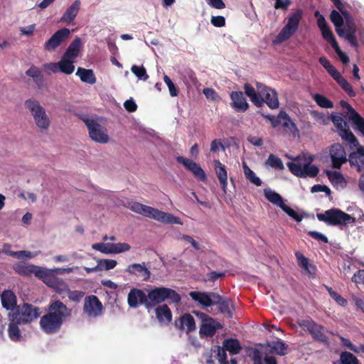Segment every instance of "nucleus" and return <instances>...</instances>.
Masks as SVG:
<instances>
[{"instance_id":"f257e3e1","label":"nucleus","mask_w":364,"mask_h":364,"mask_svg":"<svg viewBox=\"0 0 364 364\" xmlns=\"http://www.w3.org/2000/svg\"><path fill=\"white\" fill-rule=\"evenodd\" d=\"M47 313L40 319L41 329L46 334L58 332L64 321L71 316V309L60 300L51 299L47 308Z\"/></svg>"},{"instance_id":"f03ea898","label":"nucleus","mask_w":364,"mask_h":364,"mask_svg":"<svg viewBox=\"0 0 364 364\" xmlns=\"http://www.w3.org/2000/svg\"><path fill=\"white\" fill-rule=\"evenodd\" d=\"M314 160V156L302 154L295 158L293 161L287 162V165L291 173L297 177L314 178L318 175L319 169L316 166L311 164Z\"/></svg>"},{"instance_id":"7ed1b4c3","label":"nucleus","mask_w":364,"mask_h":364,"mask_svg":"<svg viewBox=\"0 0 364 364\" xmlns=\"http://www.w3.org/2000/svg\"><path fill=\"white\" fill-rule=\"evenodd\" d=\"M129 208L133 212L142 215L143 216L152 218L166 224H179L178 218L173 215L161 211L159 209L141 204L138 202L130 203Z\"/></svg>"},{"instance_id":"20e7f679","label":"nucleus","mask_w":364,"mask_h":364,"mask_svg":"<svg viewBox=\"0 0 364 364\" xmlns=\"http://www.w3.org/2000/svg\"><path fill=\"white\" fill-rule=\"evenodd\" d=\"M147 300V309H150L166 300L168 301L170 304H178L181 301V297L174 289L159 287L148 290Z\"/></svg>"},{"instance_id":"39448f33","label":"nucleus","mask_w":364,"mask_h":364,"mask_svg":"<svg viewBox=\"0 0 364 364\" xmlns=\"http://www.w3.org/2000/svg\"><path fill=\"white\" fill-rule=\"evenodd\" d=\"M41 315L40 308L23 302L9 314V320L22 325L30 324Z\"/></svg>"},{"instance_id":"423d86ee","label":"nucleus","mask_w":364,"mask_h":364,"mask_svg":"<svg viewBox=\"0 0 364 364\" xmlns=\"http://www.w3.org/2000/svg\"><path fill=\"white\" fill-rule=\"evenodd\" d=\"M25 107L31 112L36 127L42 133L46 132L51 121L40 102L36 99H28L25 101Z\"/></svg>"},{"instance_id":"0eeeda50","label":"nucleus","mask_w":364,"mask_h":364,"mask_svg":"<svg viewBox=\"0 0 364 364\" xmlns=\"http://www.w3.org/2000/svg\"><path fill=\"white\" fill-rule=\"evenodd\" d=\"M316 217L319 221L328 225L343 226L355 223V218L338 208H331L323 213H317Z\"/></svg>"},{"instance_id":"6e6552de","label":"nucleus","mask_w":364,"mask_h":364,"mask_svg":"<svg viewBox=\"0 0 364 364\" xmlns=\"http://www.w3.org/2000/svg\"><path fill=\"white\" fill-rule=\"evenodd\" d=\"M299 325L304 331H308L316 341L323 344L329 343V338L326 336L328 332L326 328L316 323L312 319H302L298 322Z\"/></svg>"},{"instance_id":"1a4fd4ad","label":"nucleus","mask_w":364,"mask_h":364,"mask_svg":"<svg viewBox=\"0 0 364 364\" xmlns=\"http://www.w3.org/2000/svg\"><path fill=\"white\" fill-rule=\"evenodd\" d=\"M302 18V11L297 10L291 14L287 20V25L282 28L280 33L277 36L275 43H281L289 39L297 31L299 23Z\"/></svg>"},{"instance_id":"9d476101","label":"nucleus","mask_w":364,"mask_h":364,"mask_svg":"<svg viewBox=\"0 0 364 364\" xmlns=\"http://www.w3.org/2000/svg\"><path fill=\"white\" fill-rule=\"evenodd\" d=\"M193 314L202 322L199 331L200 337H212L217 330L223 328V325L220 322L216 321L208 314L196 311H193Z\"/></svg>"},{"instance_id":"9b49d317","label":"nucleus","mask_w":364,"mask_h":364,"mask_svg":"<svg viewBox=\"0 0 364 364\" xmlns=\"http://www.w3.org/2000/svg\"><path fill=\"white\" fill-rule=\"evenodd\" d=\"M331 121L336 127L338 135L345 144H358V139L350 131L348 123L340 115H332Z\"/></svg>"},{"instance_id":"f8f14e48","label":"nucleus","mask_w":364,"mask_h":364,"mask_svg":"<svg viewBox=\"0 0 364 364\" xmlns=\"http://www.w3.org/2000/svg\"><path fill=\"white\" fill-rule=\"evenodd\" d=\"M353 150L348 155V161L350 168L360 174L364 173V146L358 144H346Z\"/></svg>"},{"instance_id":"ddd939ff","label":"nucleus","mask_w":364,"mask_h":364,"mask_svg":"<svg viewBox=\"0 0 364 364\" xmlns=\"http://www.w3.org/2000/svg\"><path fill=\"white\" fill-rule=\"evenodd\" d=\"M82 120L87 127L92 140L100 144H106L109 141V136L106 129L97 121L88 118L82 119Z\"/></svg>"},{"instance_id":"4468645a","label":"nucleus","mask_w":364,"mask_h":364,"mask_svg":"<svg viewBox=\"0 0 364 364\" xmlns=\"http://www.w3.org/2000/svg\"><path fill=\"white\" fill-rule=\"evenodd\" d=\"M329 156L333 168L340 169L343 164L348 161V156L343 145L335 143L329 147Z\"/></svg>"},{"instance_id":"2eb2a0df","label":"nucleus","mask_w":364,"mask_h":364,"mask_svg":"<svg viewBox=\"0 0 364 364\" xmlns=\"http://www.w3.org/2000/svg\"><path fill=\"white\" fill-rule=\"evenodd\" d=\"M280 126L283 132L289 135L296 136L299 135V129L296 124L284 111H281L274 118V127Z\"/></svg>"},{"instance_id":"dca6fc26","label":"nucleus","mask_w":364,"mask_h":364,"mask_svg":"<svg viewBox=\"0 0 364 364\" xmlns=\"http://www.w3.org/2000/svg\"><path fill=\"white\" fill-rule=\"evenodd\" d=\"M190 297L203 307L208 308L218 302L220 295L215 292L193 291L189 293Z\"/></svg>"},{"instance_id":"f3484780","label":"nucleus","mask_w":364,"mask_h":364,"mask_svg":"<svg viewBox=\"0 0 364 364\" xmlns=\"http://www.w3.org/2000/svg\"><path fill=\"white\" fill-rule=\"evenodd\" d=\"M177 162L181 164L184 167L190 172L193 173L195 178L200 181H205L207 180V176L205 172L201 168V166L196 162L185 158L183 156H178L176 158Z\"/></svg>"},{"instance_id":"a211bd4d","label":"nucleus","mask_w":364,"mask_h":364,"mask_svg":"<svg viewBox=\"0 0 364 364\" xmlns=\"http://www.w3.org/2000/svg\"><path fill=\"white\" fill-rule=\"evenodd\" d=\"M148 293L146 294L142 289L132 288L128 294L127 302L131 308H137L144 305L147 309Z\"/></svg>"},{"instance_id":"6ab92c4d","label":"nucleus","mask_w":364,"mask_h":364,"mask_svg":"<svg viewBox=\"0 0 364 364\" xmlns=\"http://www.w3.org/2000/svg\"><path fill=\"white\" fill-rule=\"evenodd\" d=\"M70 31L67 28L58 30L46 42L44 48L50 51L55 50L70 36Z\"/></svg>"},{"instance_id":"aec40b11","label":"nucleus","mask_w":364,"mask_h":364,"mask_svg":"<svg viewBox=\"0 0 364 364\" xmlns=\"http://www.w3.org/2000/svg\"><path fill=\"white\" fill-rule=\"evenodd\" d=\"M103 306L97 296H87L85 299L83 310L89 316H97L101 314Z\"/></svg>"},{"instance_id":"412c9836","label":"nucleus","mask_w":364,"mask_h":364,"mask_svg":"<svg viewBox=\"0 0 364 364\" xmlns=\"http://www.w3.org/2000/svg\"><path fill=\"white\" fill-rule=\"evenodd\" d=\"M125 272L130 275L141 277L144 282L148 281L151 277V272L146 267L145 262L129 264L125 269Z\"/></svg>"},{"instance_id":"4be33fe9","label":"nucleus","mask_w":364,"mask_h":364,"mask_svg":"<svg viewBox=\"0 0 364 364\" xmlns=\"http://www.w3.org/2000/svg\"><path fill=\"white\" fill-rule=\"evenodd\" d=\"M287 200H284L279 193L274 192V205L280 208L290 218L299 223L303 217L299 215L294 210L287 204Z\"/></svg>"},{"instance_id":"5701e85b","label":"nucleus","mask_w":364,"mask_h":364,"mask_svg":"<svg viewBox=\"0 0 364 364\" xmlns=\"http://www.w3.org/2000/svg\"><path fill=\"white\" fill-rule=\"evenodd\" d=\"M230 106L237 112H245L248 109V103L242 92L233 91L230 94Z\"/></svg>"},{"instance_id":"b1692460","label":"nucleus","mask_w":364,"mask_h":364,"mask_svg":"<svg viewBox=\"0 0 364 364\" xmlns=\"http://www.w3.org/2000/svg\"><path fill=\"white\" fill-rule=\"evenodd\" d=\"M36 277L41 279L48 287L55 288L59 284L58 278L53 272L43 267L37 269Z\"/></svg>"},{"instance_id":"393cba45","label":"nucleus","mask_w":364,"mask_h":364,"mask_svg":"<svg viewBox=\"0 0 364 364\" xmlns=\"http://www.w3.org/2000/svg\"><path fill=\"white\" fill-rule=\"evenodd\" d=\"M175 326L180 330H186L187 333L196 329V323L193 317L189 314L182 315L178 319L175 320Z\"/></svg>"},{"instance_id":"a878e982","label":"nucleus","mask_w":364,"mask_h":364,"mask_svg":"<svg viewBox=\"0 0 364 364\" xmlns=\"http://www.w3.org/2000/svg\"><path fill=\"white\" fill-rule=\"evenodd\" d=\"M295 257L297 259L298 265L305 271L306 274H307L310 278H314L316 267L314 264H311L309 259L300 252H296Z\"/></svg>"},{"instance_id":"bb28decb","label":"nucleus","mask_w":364,"mask_h":364,"mask_svg":"<svg viewBox=\"0 0 364 364\" xmlns=\"http://www.w3.org/2000/svg\"><path fill=\"white\" fill-rule=\"evenodd\" d=\"M40 267L25 262H18L13 265V269L16 273L26 277H30L32 274L36 276L37 269Z\"/></svg>"},{"instance_id":"cd10ccee","label":"nucleus","mask_w":364,"mask_h":364,"mask_svg":"<svg viewBox=\"0 0 364 364\" xmlns=\"http://www.w3.org/2000/svg\"><path fill=\"white\" fill-rule=\"evenodd\" d=\"M215 171L219 180L221 188L226 193L228 186V173L225 166L219 160H214Z\"/></svg>"},{"instance_id":"c85d7f7f","label":"nucleus","mask_w":364,"mask_h":364,"mask_svg":"<svg viewBox=\"0 0 364 364\" xmlns=\"http://www.w3.org/2000/svg\"><path fill=\"white\" fill-rule=\"evenodd\" d=\"M2 306L6 310L14 309L17 305V298L16 294L11 290H4L1 295Z\"/></svg>"},{"instance_id":"c756f323","label":"nucleus","mask_w":364,"mask_h":364,"mask_svg":"<svg viewBox=\"0 0 364 364\" xmlns=\"http://www.w3.org/2000/svg\"><path fill=\"white\" fill-rule=\"evenodd\" d=\"M81 46V38L79 37H75V39L70 43L63 56L75 60V59L79 55Z\"/></svg>"},{"instance_id":"7c9ffc66","label":"nucleus","mask_w":364,"mask_h":364,"mask_svg":"<svg viewBox=\"0 0 364 364\" xmlns=\"http://www.w3.org/2000/svg\"><path fill=\"white\" fill-rule=\"evenodd\" d=\"M80 4L81 3L80 0H75V1L65 11L60 18V21L68 23L73 21L79 12Z\"/></svg>"},{"instance_id":"2f4dec72","label":"nucleus","mask_w":364,"mask_h":364,"mask_svg":"<svg viewBox=\"0 0 364 364\" xmlns=\"http://www.w3.org/2000/svg\"><path fill=\"white\" fill-rule=\"evenodd\" d=\"M156 316L160 323H169L172 320V313L166 304L158 306L156 310Z\"/></svg>"},{"instance_id":"473e14b6","label":"nucleus","mask_w":364,"mask_h":364,"mask_svg":"<svg viewBox=\"0 0 364 364\" xmlns=\"http://www.w3.org/2000/svg\"><path fill=\"white\" fill-rule=\"evenodd\" d=\"M19 326H22V324L17 323V322L9 320L7 330L8 336L11 341L14 342H19L23 338Z\"/></svg>"},{"instance_id":"72a5a7b5","label":"nucleus","mask_w":364,"mask_h":364,"mask_svg":"<svg viewBox=\"0 0 364 364\" xmlns=\"http://www.w3.org/2000/svg\"><path fill=\"white\" fill-rule=\"evenodd\" d=\"M245 92L248 96L251 102L257 107H260L264 103V100L258 96L257 92L255 88L250 84H245L244 85Z\"/></svg>"},{"instance_id":"f704fd0d","label":"nucleus","mask_w":364,"mask_h":364,"mask_svg":"<svg viewBox=\"0 0 364 364\" xmlns=\"http://www.w3.org/2000/svg\"><path fill=\"white\" fill-rule=\"evenodd\" d=\"M76 75H78L81 81L93 85L96 82V77L94 72L91 69H85L82 68H78Z\"/></svg>"},{"instance_id":"c9c22d12","label":"nucleus","mask_w":364,"mask_h":364,"mask_svg":"<svg viewBox=\"0 0 364 364\" xmlns=\"http://www.w3.org/2000/svg\"><path fill=\"white\" fill-rule=\"evenodd\" d=\"M75 60L62 56L59 61L60 72L66 75L72 74L75 70Z\"/></svg>"},{"instance_id":"e433bc0d","label":"nucleus","mask_w":364,"mask_h":364,"mask_svg":"<svg viewBox=\"0 0 364 364\" xmlns=\"http://www.w3.org/2000/svg\"><path fill=\"white\" fill-rule=\"evenodd\" d=\"M333 78L350 97H353L356 95V93L353 90L350 84L341 75L340 73L336 75Z\"/></svg>"},{"instance_id":"4c0bfd02","label":"nucleus","mask_w":364,"mask_h":364,"mask_svg":"<svg viewBox=\"0 0 364 364\" xmlns=\"http://www.w3.org/2000/svg\"><path fill=\"white\" fill-rule=\"evenodd\" d=\"M26 75L33 78V82L38 85H42L43 82V75L41 70L36 66L32 65L28 70L26 71Z\"/></svg>"},{"instance_id":"58836bf2","label":"nucleus","mask_w":364,"mask_h":364,"mask_svg":"<svg viewBox=\"0 0 364 364\" xmlns=\"http://www.w3.org/2000/svg\"><path fill=\"white\" fill-rule=\"evenodd\" d=\"M326 174L328 176V178L331 181V183L334 186H343L346 184V180L343 177V174L336 171H326Z\"/></svg>"},{"instance_id":"ea45409f","label":"nucleus","mask_w":364,"mask_h":364,"mask_svg":"<svg viewBox=\"0 0 364 364\" xmlns=\"http://www.w3.org/2000/svg\"><path fill=\"white\" fill-rule=\"evenodd\" d=\"M223 348L229 351L230 354L235 355L240 352L241 346L237 339L228 338L224 341Z\"/></svg>"},{"instance_id":"a19ab883","label":"nucleus","mask_w":364,"mask_h":364,"mask_svg":"<svg viewBox=\"0 0 364 364\" xmlns=\"http://www.w3.org/2000/svg\"><path fill=\"white\" fill-rule=\"evenodd\" d=\"M333 364H359L358 358L351 353L343 351L340 355V359Z\"/></svg>"},{"instance_id":"79ce46f5","label":"nucleus","mask_w":364,"mask_h":364,"mask_svg":"<svg viewBox=\"0 0 364 364\" xmlns=\"http://www.w3.org/2000/svg\"><path fill=\"white\" fill-rule=\"evenodd\" d=\"M257 95L259 97L264 100V102L271 108L273 109V100L270 99V94L269 89L262 84L257 83Z\"/></svg>"},{"instance_id":"37998d69","label":"nucleus","mask_w":364,"mask_h":364,"mask_svg":"<svg viewBox=\"0 0 364 364\" xmlns=\"http://www.w3.org/2000/svg\"><path fill=\"white\" fill-rule=\"evenodd\" d=\"M215 305H218L220 312L226 314L228 318L232 317L233 314L230 309V302L228 299H223L220 295L218 302L215 303Z\"/></svg>"},{"instance_id":"c03bdc74","label":"nucleus","mask_w":364,"mask_h":364,"mask_svg":"<svg viewBox=\"0 0 364 364\" xmlns=\"http://www.w3.org/2000/svg\"><path fill=\"white\" fill-rule=\"evenodd\" d=\"M349 119L352 121L354 129H357L364 136V118L358 112H353V115L349 117Z\"/></svg>"},{"instance_id":"a18cd8bd","label":"nucleus","mask_w":364,"mask_h":364,"mask_svg":"<svg viewBox=\"0 0 364 364\" xmlns=\"http://www.w3.org/2000/svg\"><path fill=\"white\" fill-rule=\"evenodd\" d=\"M242 166L246 178L255 186H260L262 181L256 176L255 172L252 171L245 163H243Z\"/></svg>"},{"instance_id":"49530a36","label":"nucleus","mask_w":364,"mask_h":364,"mask_svg":"<svg viewBox=\"0 0 364 364\" xmlns=\"http://www.w3.org/2000/svg\"><path fill=\"white\" fill-rule=\"evenodd\" d=\"M92 248L104 254H114L113 243H95Z\"/></svg>"},{"instance_id":"de8ad7c7","label":"nucleus","mask_w":364,"mask_h":364,"mask_svg":"<svg viewBox=\"0 0 364 364\" xmlns=\"http://www.w3.org/2000/svg\"><path fill=\"white\" fill-rule=\"evenodd\" d=\"M318 61L332 77L339 73L326 57H320Z\"/></svg>"},{"instance_id":"09e8293b","label":"nucleus","mask_w":364,"mask_h":364,"mask_svg":"<svg viewBox=\"0 0 364 364\" xmlns=\"http://www.w3.org/2000/svg\"><path fill=\"white\" fill-rule=\"evenodd\" d=\"M315 102L318 106L322 108H332L333 107V102L325 96L321 94H316L313 97Z\"/></svg>"},{"instance_id":"8fccbe9b","label":"nucleus","mask_w":364,"mask_h":364,"mask_svg":"<svg viewBox=\"0 0 364 364\" xmlns=\"http://www.w3.org/2000/svg\"><path fill=\"white\" fill-rule=\"evenodd\" d=\"M131 71L139 79L146 81L149 78L146 70L143 65L139 66L134 65L131 68Z\"/></svg>"},{"instance_id":"3c124183","label":"nucleus","mask_w":364,"mask_h":364,"mask_svg":"<svg viewBox=\"0 0 364 364\" xmlns=\"http://www.w3.org/2000/svg\"><path fill=\"white\" fill-rule=\"evenodd\" d=\"M325 289L327 290L331 297L333 300H335L339 305L345 306L347 304V300L344 299L343 296H341L336 291H333L331 287L328 286H325Z\"/></svg>"},{"instance_id":"603ef678","label":"nucleus","mask_w":364,"mask_h":364,"mask_svg":"<svg viewBox=\"0 0 364 364\" xmlns=\"http://www.w3.org/2000/svg\"><path fill=\"white\" fill-rule=\"evenodd\" d=\"M331 21L333 23L336 30L343 26V18L338 11L333 10L330 15Z\"/></svg>"},{"instance_id":"864d4df0","label":"nucleus","mask_w":364,"mask_h":364,"mask_svg":"<svg viewBox=\"0 0 364 364\" xmlns=\"http://www.w3.org/2000/svg\"><path fill=\"white\" fill-rule=\"evenodd\" d=\"M321 31L323 38L330 43L332 48L335 47L338 44L333 36L332 31L330 29L329 27L323 29Z\"/></svg>"},{"instance_id":"5fc2aeb1","label":"nucleus","mask_w":364,"mask_h":364,"mask_svg":"<svg viewBox=\"0 0 364 364\" xmlns=\"http://www.w3.org/2000/svg\"><path fill=\"white\" fill-rule=\"evenodd\" d=\"M289 346L280 340L274 341V354L285 355L288 353Z\"/></svg>"},{"instance_id":"6e6d98bb","label":"nucleus","mask_w":364,"mask_h":364,"mask_svg":"<svg viewBox=\"0 0 364 364\" xmlns=\"http://www.w3.org/2000/svg\"><path fill=\"white\" fill-rule=\"evenodd\" d=\"M98 263L100 267V271L114 269L117 264L116 260L110 259H100L98 260Z\"/></svg>"},{"instance_id":"4d7b16f0","label":"nucleus","mask_w":364,"mask_h":364,"mask_svg":"<svg viewBox=\"0 0 364 364\" xmlns=\"http://www.w3.org/2000/svg\"><path fill=\"white\" fill-rule=\"evenodd\" d=\"M164 81L166 84V85H167V87L168 88L170 95L171 97H176V96H178V90L176 87L174 83L172 82L171 78L168 76H167V75H164Z\"/></svg>"},{"instance_id":"13d9d810","label":"nucleus","mask_w":364,"mask_h":364,"mask_svg":"<svg viewBox=\"0 0 364 364\" xmlns=\"http://www.w3.org/2000/svg\"><path fill=\"white\" fill-rule=\"evenodd\" d=\"M131 246L128 243H113L114 254H119L129 251Z\"/></svg>"},{"instance_id":"bf43d9fd","label":"nucleus","mask_w":364,"mask_h":364,"mask_svg":"<svg viewBox=\"0 0 364 364\" xmlns=\"http://www.w3.org/2000/svg\"><path fill=\"white\" fill-rule=\"evenodd\" d=\"M9 255L16 257L17 259L22 258H32L33 255L29 251L21 250V251H12L11 252H9Z\"/></svg>"},{"instance_id":"052dcab7","label":"nucleus","mask_w":364,"mask_h":364,"mask_svg":"<svg viewBox=\"0 0 364 364\" xmlns=\"http://www.w3.org/2000/svg\"><path fill=\"white\" fill-rule=\"evenodd\" d=\"M68 294L70 300L77 302L80 301L85 295V293L82 291H71L70 289H68Z\"/></svg>"},{"instance_id":"680f3d73","label":"nucleus","mask_w":364,"mask_h":364,"mask_svg":"<svg viewBox=\"0 0 364 364\" xmlns=\"http://www.w3.org/2000/svg\"><path fill=\"white\" fill-rule=\"evenodd\" d=\"M203 93L205 95V97L208 100H210L213 101H216L219 99V96L215 90L213 88H204L203 90Z\"/></svg>"},{"instance_id":"e2e57ef3","label":"nucleus","mask_w":364,"mask_h":364,"mask_svg":"<svg viewBox=\"0 0 364 364\" xmlns=\"http://www.w3.org/2000/svg\"><path fill=\"white\" fill-rule=\"evenodd\" d=\"M308 235L309 236H311L312 238L318 240V241H321V242H323L324 243H328V237L321 234V232H318L317 231H309L308 232Z\"/></svg>"},{"instance_id":"0e129e2a","label":"nucleus","mask_w":364,"mask_h":364,"mask_svg":"<svg viewBox=\"0 0 364 364\" xmlns=\"http://www.w3.org/2000/svg\"><path fill=\"white\" fill-rule=\"evenodd\" d=\"M210 21L215 27H223L225 25V18L223 16H212Z\"/></svg>"},{"instance_id":"69168bd1","label":"nucleus","mask_w":364,"mask_h":364,"mask_svg":"<svg viewBox=\"0 0 364 364\" xmlns=\"http://www.w3.org/2000/svg\"><path fill=\"white\" fill-rule=\"evenodd\" d=\"M356 284H364V269L357 271L351 279Z\"/></svg>"},{"instance_id":"338daca9","label":"nucleus","mask_w":364,"mask_h":364,"mask_svg":"<svg viewBox=\"0 0 364 364\" xmlns=\"http://www.w3.org/2000/svg\"><path fill=\"white\" fill-rule=\"evenodd\" d=\"M336 53L338 55L343 63L346 64L349 62V58L346 55L339 47L338 44L333 48Z\"/></svg>"},{"instance_id":"774afa93","label":"nucleus","mask_w":364,"mask_h":364,"mask_svg":"<svg viewBox=\"0 0 364 364\" xmlns=\"http://www.w3.org/2000/svg\"><path fill=\"white\" fill-rule=\"evenodd\" d=\"M124 106L129 112H134L137 109V105L132 99L126 100L124 103Z\"/></svg>"}]
</instances>
